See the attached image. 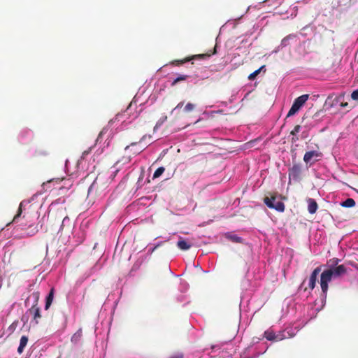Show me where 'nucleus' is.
I'll return each instance as SVG.
<instances>
[{
  "mask_svg": "<svg viewBox=\"0 0 358 358\" xmlns=\"http://www.w3.org/2000/svg\"><path fill=\"white\" fill-rule=\"evenodd\" d=\"M152 136L143 135L138 142H133L125 147V152H128L129 157L136 156L141 153L151 143Z\"/></svg>",
  "mask_w": 358,
  "mask_h": 358,
  "instance_id": "f257e3e1",
  "label": "nucleus"
},
{
  "mask_svg": "<svg viewBox=\"0 0 358 358\" xmlns=\"http://www.w3.org/2000/svg\"><path fill=\"white\" fill-rule=\"evenodd\" d=\"M107 187L106 183L103 182L102 177L97 176L89 187L88 194H99L101 195V194L106 189Z\"/></svg>",
  "mask_w": 358,
  "mask_h": 358,
  "instance_id": "f03ea898",
  "label": "nucleus"
},
{
  "mask_svg": "<svg viewBox=\"0 0 358 358\" xmlns=\"http://www.w3.org/2000/svg\"><path fill=\"white\" fill-rule=\"evenodd\" d=\"M308 97V94H303L297 97L294 100L291 108L289 109L287 117H289L296 114L299 110V109L303 106V104L307 101Z\"/></svg>",
  "mask_w": 358,
  "mask_h": 358,
  "instance_id": "7ed1b4c3",
  "label": "nucleus"
},
{
  "mask_svg": "<svg viewBox=\"0 0 358 358\" xmlns=\"http://www.w3.org/2000/svg\"><path fill=\"white\" fill-rule=\"evenodd\" d=\"M276 197L272 195L271 197L266 196L264 199V203L269 208L275 209L278 212H283L285 210V204L280 201H275Z\"/></svg>",
  "mask_w": 358,
  "mask_h": 358,
  "instance_id": "20e7f679",
  "label": "nucleus"
},
{
  "mask_svg": "<svg viewBox=\"0 0 358 358\" xmlns=\"http://www.w3.org/2000/svg\"><path fill=\"white\" fill-rule=\"evenodd\" d=\"M332 272L329 269L324 271L320 276V286L322 291L326 293L328 290V283L333 278Z\"/></svg>",
  "mask_w": 358,
  "mask_h": 358,
  "instance_id": "39448f33",
  "label": "nucleus"
},
{
  "mask_svg": "<svg viewBox=\"0 0 358 358\" xmlns=\"http://www.w3.org/2000/svg\"><path fill=\"white\" fill-rule=\"evenodd\" d=\"M19 226L20 229L24 231L23 234L26 236H34L38 231L37 225H34L33 224H28L27 221L25 222H22Z\"/></svg>",
  "mask_w": 358,
  "mask_h": 358,
  "instance_id": "423d86ee",
  "label": "nucleus"
},
{
  "mask_svg": "<svg viewBox=\"0 0 358 358\" xmlns=\"http://www.w3.org/2000/svg\"><path fill=\"white\" fill-rule=\"evenodd\" d=\"M321 272V267L315 268L312 272L308 281V287L310 289H313L316 285V281L319 273Z\"/></svg>",
  "mask_w": 358,
  "mask_h": 358,
  "instance_id": "0eeeda50",
  "label": "nucleus"
},
{
  "mask_svg": "<svg viewBox=\"0 0 358 358\" xmlns=\"http://www.w3.org/2000/svg\"><path fill=\"white\" fill-rule=\"evenodd\" d=\"M215 53H216V47H215L214 50L212 52L206 53V54L195 55L192 56L191 57H187V58H185L183 59H180V65L184 64V63H186V62H189V61H190L192 59L208 58V57H210L211 55H214Z\"/></svg>",
  "mask_w": 358,
  "mask_h": 358,
  "instance_id": "6e6552de",
  "label": "nucleus"
},
{
  "mask_svg": "<svg viewBox=\"0 0 358 358\" xmlns=\"http://www.w3.org/2000/svg\"><path fill=\"white\" fill-rule=\"evenodd\" d=\"M329 271L332 272V275L334 278H338L343 275H344L347 270L344 265H338L337 266H332L329 268Z\"/></svg>",
  "mask_w": 358,
  "mask_h": 358,
  "instance_id": "1a4fd4ad",
  "label": "nucleus"
},
{
  "mask_svg": "<svg viewBox=\"0 0 358 358\" xmlns=\"http://www.w3.org/2000/svg\"><path fill=\"white\" fill-rule=\"evenodd\" d=\"M29 313L33 316L34 320L36 324L38 323V320L41 318L40 308L37 306V304L33 305L29 309Z\"/></svg>",
  "mask_w": 358,
  "mask_h": 358,
  "instance_id": "9d476101",
  "label": "nucleus"
},
{
  "mask_svg": "<svg viewBox=\"0 0 358 358\" xmlns=\"http://www.w3.org/2000/svg\"><path fill=\"white\" fill-rule=\"evenodd\" d=\"M320 156V153L317 151H315V150L308 151L305 153V155L303 156V161L306 164H308V163L310 162L311 159L313 157H317Z\"/></svg>",
  "mask_w": 358,
  "mask_h": 358,
  "instance_id": "9b49d317",
  "label": "nucleus"
},
{
  "mask_svg": "<svg viewBox=\"0 0 358 358\" xmlns=\"http://www.w3.org/2000/svg\"><path fill=\"white\" fill-rule=\"evenodd\" d=\"M308 212L310 214L315 213L317 210V207H318L317 203L315 201V200H314L313 199H308Z\"/></svg>",
  "mask_w": 358,
  "mask_h": 358,
  "instance_id": "f8f14e48",
  "label": "nucleus"
},
{
  "mask_svg": "<svg viewBox=\"0 0 358 358\" xmlns=\"http://www.w3.org/2000/svg\"><path fill=\"white\" fill-rule=\"evenodd\" d=\"M28 343V337L27 336H22L20 338V345L17 348V352L19 354H22L24 351V348L26 347Z\"/></svg>",
  "mask_w": 358,
  "mask_h": 358,
  "instance_id": "ddd939ff",
  "label": "nucleus"
},
{
  "mask_svg": "<svg viewBox=\"0 0 358 358\" xmlns=\"http://www.w3.org/2000/svg\"><path fill=\"white\" fill-rule=\"evenodd\" d=\"M301 173V169L297 165H294L292 168L289 170V176H292L294 178H298Z\"/></svg>",
  "mask_w": 358,
  "mask_h": 358,
  "instance_id": "4468645a",
  "label": "nucleus"
},
{
  "mask_svg": "<svg viewBox=\"0 0 358 358\" xmlns=\"http://www.w3.org/2000/svg\"><path fill=\"white\" fill-rule=\"evenodd\" d=\"M54 297V289L52 288L46 297L45 309L48 310L52 304Z\"/></svg>",
  "mask_w": 358,
  "mask_h": 358,
  "instance_id": "2eb2a0df",
  "label": "nucleus"
},
{
  "mask_svg": "<svg viewBox=\"0 0 358 358\" xmlns=\"http://www.w3.org/2000/svg\"><path fill=\"white\" fill-rule=\"evenodd\" d=\"M193 245L192 241H185L180 238V250H189Z\"/></svg>",
  "mask_w": 358,
  "mask_h": 358,
  "instance_id": "dca6fc26",
  "label": "nucleus"
},
{
  "mask_svg": "<svg viewBox=\"0 0 358 358\" xmlns=\"http://www.w3.org/2000/svg\"><path fill=\"white\" fill-rule=\"evenodd\" d=\"M345 99V94H341L338 96H336L331 103L330 106L334 107L338 104H341V103Z\"/></svg>",
  "mask_w": 358,
  "mask_h": 358,
  "instance_id": "f3484780",
  "label": "nucleus"
},
{
  "mask_svg": "<svg viewBox=\"0 0 358 358\" xmlns=\"http://www.w3.org/2000/svg\"><path fill=\"white\" fill-rule=\"evenodd\" d=\"M265 68H266L265 65L262 66L259 69L255 71L253 73H250L248 76V79L250 80H254L255 79V78L257 76V75H259L262 71H263V70L265 71Z\"/></svg>",
  "mask_w": 358,
  "mask_h": 358,
  "instance_id": "a211bd4d",
  "label": "nucleus"
},
{
  "mask_svg": "<svg viewBox=\"0 0 358 358\" xmlns=\"http://www.w3.org/2000/svg\"><path fill=\"white\" fill-rule=\"evenodd\" d=\"M341 206L345 208H352L355 206V201L353 199L348 198L341 203Z\"/></svg>",
  "mask_w": 358,
  "mask_h": 358,
  "instance_id": "6ab92c4d",
  "label": "nucleus"
},
{
  "mask_svg": "<svg viewBox=\"0 0 358 358\" xmlns=\"http://www.w3.org/2000/svg\"><path fill=\"white\" fill-rule=\"evenodd\" d=\"M264 337L271 341H275V334L271 330H267L264 334Z\"/></svg>",
  "mask_w": 358,
  "mask_h": 358,
  "instance_id": "aec40b11",
  "label": "nucleus"
},
{
  "mask_svg": "<svg viewBox=\"0 0 358 358\" xmlns=\"http://www.w3.org/2000/svg\"><path fill=\"white\" fill-rule=\"evenodd\" d=\"M22 205H23V202H21L19 206L17 213L14 216L12 222L17 223L18 222V219L22 213Z\"/></svg>",
  "mask_w": 358,
  "mask_h": 358,
  "instance_id": "412c9836",
  "label": "nucleus"
},
{
  "mask_svg": "<svg viewBox=\"0 0 358 358\" xmlns=\"http://www.w3.org/2000/svg\"><path fill=\"white\" fill-rule=\"evenodd\" d=\"M164 167H159L154 173L153 174V178H159L162 175V173L164 172Z\"/></svg>",
  "mask_w": 358,
  "mask_h": 358,
  "instance_id": "4be33fe9",
  "label": "nucleus"
},
{
  "mask_svg": "<svg viewBox=\"0 0 358 358\" xmlns=\"http://www.w3.org/2000/svg\"><path fill=\"white\" fill-rule=\"evenodd\" d=\"M227 238L235 243H241L242 238L236 235H229Z\"/></svg>",
  "mask_w": 358,
  "mask_h": 358,
  "instance_id": "5701e85b",
  "label": "nucleus"
},
{
  "mask_svg": "<svg viewBox=\"0 0 358 358\" xmlns=\"http://www.w3.org/2000/svg\"><path fill=\"white\" fill-rule=\"evenodd\" d=\"M194 108V105L191 103H188L184 108V111L185 112H187V113H189L192 110H193Z\"/></svg>",
  "mask_w": 358,
  "mask_h": 358,
  "instance_id": "b1692460",
  "label": "nucleus"
},
{
  "mask_svg": "<svg viewBox=\"0 0 358 358\" xmlns=\"http://www.w3.org/2000/svg\"><path fill=\"white\" fill-rule=\"evenodd\" d=\"M339 261H340V259L338 258H333V259H330L329 260L330 268L332 266H337V264H338Z\"/></svg>",
  "mask_w": 358,
  "mask_h": 358,
  "instance_id": "393cba45",
  "label": "nucleus"
},
{
  "mask_svg": "<svg viewBox=\"0 0 358 358\" xmlns=\"http://www.w3.org/2000/svg\"><path fill=\"white\" fill-rule=\"evenodd\" d=\"M285 338L282 332H279L278 334H275V342L283 340Z\"/></svg>",
  "mask_w": 358,
  "mask_h": 358,
  "instance_id": "a878e982",
  "label": "nucleus"
},
{
  "mask_svg": "<svg viewBox=\"0 0 358 358\" xmlns=\"http://www.w3.org/2000/svg\"><path fill=\"white\" fill-rule=\"evenodd\" d=\"M301 126L300 125H296L293 130L290 132V134L292 136H296L297 133L300 131Z\"/></svg>",
  "mask_w": 358,
  "mask_h": 358,
  "instance_id": "bb28decb",
  "label": "nucleus"
},
{
  "mask_svg": "<svg viewBox=\"0 0 358 358\" xmlns=\"http://www.w3.org/2000/svg\"><path fill=\"white\" fill-rule=\"evenodd\" d=\"M351 98L355 101H358V89L352 92Z\"/></svg>",
  "mask_w": 358,
  "mask_h": 358,
  "instance_id": "cd10ccee",
  "label": "nucleus"
},
{
  "mask_svg": "<svg viewBox=\"0 0 358 358\" xmlns=\"http://www.w3.org/2000/svg\"><path fill=\"white\" fill-rule=\"evenodd\" d=\"M92 150V148H88L87 150H85L82 153V158L85 159L87 155H88Z\"/></svg>",
  "mask_w": 358,
  "mask_h": 358,
  "instance_id": "c85d7f7f",
  "label": "nucleus"
},
{
  "mask_svg": "<svg viewBox=\"0 0 358 358\" xmlns=\"http://www.w3.org/2000/svg\"><path fill=\"white\" fill-rule=\"evenodd\" d=\"M62 180H63V178H62V179L56 178V179L50 180L48 181V182H54V181H55L56 182H60Z\"/></svg>",
  "mask_w": 358,
  "mask_h": 358,
  "instance_id": "c756f323",
  "label": "nucleus"
},
{
  "mask_svg": "<svg viewBox=\"0 0 358 358\" xmlns=\"http://www.w3.org/2000/svg\"><path fill=\"white\" fill-rule=\"evenodd\" d=\"M291 37V35L287 36V37L284 38L282 41V44L286 45L287 41Z\"/></svg>",
  "mask_w": 358,
  "mask_h": 358,
  "instance_id": "7c9ffc66",
  "label": "nucleus"
},
{
  "mask_svg": "<svg viewBox=\"0 0 358 358\" xmlns=\"http://www.w3.org/2000/svg\"><path fill=\"white\" fill-rule=\"evenodd\" d=\"M340 106L343 107V108H345V107H348V102H345L344 101H343L341 104H340Z\"/></svg>",
  "mask_w": 358,
  "mask_h": 358,
  "instance_id": "2f4dec72",
  "label": "nucleus"
},
{
  "mask_svg": "<svg viewBox=\"0 0 358 358\" xmlns=\"http://www.w3.org/2000/svg\"><path fill=\"white\" fill-rule=\"evenodd\" d=\"M297 141H299V137L296 135L293 136L292 138V142H296Z\"/></svg>",
  "mask_w": 358,
  "mask_h": 358,
  "instance_id": "473e14b6",
  "label": "nucleus"
},
{
  "mask_svg": "<svg viewBox=\"0 0 358 358\" xmlns=\"http://www.w3.org/2000/svg\"><path fill=\"white\" fill-rule=\"evenodd\" d=\"M178 82H179V76H178V77H177L176 78H175V79L173 80V83H172V84H171V85H176V84L177 83H178Z\"/></svg>",
  "mask_w": 358,
  "mask_h": 358,
  "instance_id": "72a5a7b5",
  "label": "nucleus"
},
{
  "mask_svg": "<svg viewBox=\"0 0 358 358\" xmlns=\"http://www.w3.org/2000/svg\"><path fill=\"white\" fill-rule=\"evenodd\" d=\"M176 64V65H178V64H179V60H176V61H174V62H173L171 65H172V64Z\"/></svg>",
  "mask_w": 358,
  "mask_h": 358,
  "instance_id": "f704fd0d",
  "label": "nucleus"
},
{
  "mask_svg": "<svg viewBox=\"0 0 358 358\" xmlns=\"http://www.w3.org/2000/svg\"><path fill=\"white\" fill-rule=\"evenodd\" d=\"M180 80H185V78H184V77H182V76H180Z\"/></svg>",
  "mask_w": 358,
  "mask_h": 358,
  "instance_id": "c9c22d12",
  "label": "nucleus"
},
{
  "mask_svg": "<svg viewBox=\"0 0 358 358\" xmlns=\"http://www.w3.org/2000/svg\"><path fill=\"white\" fill-rule=\"evenodd\" d=\"M42 154L45 155H47V152H43Z\"/></svg>",
  "mask_w": 358,
  "mask_h": 358,
  "instance_id": "e433bc0d",
  "label": "nucleus"
},
{
  "mask_svg": "<svg viewBox=\"0 0 358 358\" xmlns=\"http://www.w3.org/2000/svg\"><path fill=\"white\" fill-rule=\"evenodd\" d=\"M168 67H169V65H166V66H164V68H168Z\"/></svg>",
  "mask_w": 358,
  "mask_h": 358,
  "instance_id": "4c0bfd02",
  "label": "nucleus"
},
{
  "mask_svg": "<svg viewBox=\"0 0 358 358\" xmlns=\"http://www.w3.org/2000/svg\"><path fill=\"white\" fill-rule=\"evenodd\" d=\"M357 193H358V190H356Z\"/></svg>",
  "mask_w": 358,
  "mask_h": 358,
  "instance_id": "58836bf2",
  "label": "nucleus"
},
{
  "mask_svg": "<svg viewBox=\"0 0 358 358\" xmlns=\"http://www.w3.org/2000/svg\"><path fill=\"white\" fill-rule=\"evenodd\" d=\"M25 358H29V357H25Z\"/></svg>",
  "mask_w": 358,
  "mask_h": 358,
  "instance_id": "ea45409f",
  "label": "nucleus"
}]
</instances>
